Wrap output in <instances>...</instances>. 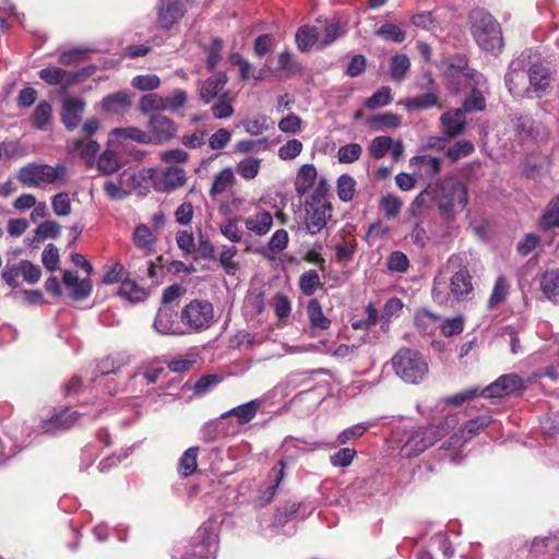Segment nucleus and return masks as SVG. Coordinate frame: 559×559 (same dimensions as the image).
<instances>
[{
	"mask_svg": "<svg viewBox=\"0 0 559 559\" xmlns=\"http://www.w3.org/2000/svg\"><path fill=\"white\" fill-rule=\"evenodd\" d=\"M451 273L449 292L444 283L435 278L431 290L432 299L439 305L448 304L450 297L456 301L471 300L474 297V277L483 270L479 257L472 250L452 254L447 262Z\"/></svg>",
	"mask_w": 559,
	"mask_h": 559,
	"instance_id": "nucleus-1",
	"label": "nucleus"
},
{
	"mask_svg": "<svg viewBox=\"0 0 559 559\" xmlns=\"http://www.w3.org/2000/svg\"><path fill=\"white\" fill-rule=\"evenodd\" d=\"M218 551L217 528L204 522L189 539L177 543L171 551L173 559H215Z\"/></svg>",
	"mask_w": 559,
	"mask_h": 559,
	"instance_id": "nucleus-2",
	"label": "nucleus"
},
{
	"mask_svg": "<svg viewBox=\"0 0 559 559\" xmlns=\"http://www.w3.org/2000/svg\"><path fill=\"white\" fill-rule=\"evenodd\" d=\"M456 424L455 416H447L437 423L407 431L401 448L402 455L406 457L419 455L438 440L448 436L451 430H454Z\"/></svg>",
	"mask_w": 559,
	"mask_h": 559,
	"instance_id": "nucleus-3",
	"label": "nucleus"
},
{
	"mask_svg": "<svg viewBox=\"0 0 559 559\" xmlns=\"http://www.w3.org/2000/svg\"><path fill=\"white\" fill-rule=\"evenodd\" d=\"M431 199L442 216L454 218L467 205V188L457 179L447 180L431 188Z\"/></svg>",
	"mask_w": 559,
	"mask_h": 559,
	"instance_id": "nucleus-4",
	"label": "nucleus"
},
{
	"mask_svg": "<svg viewBox=\"0 0 559 559\" xmlns=\"http://www.w3.org/2000/svg\"><path fill=\"white\" fill-rule=\"evenodd\" d=\"M395 374L404 382L417 384L428 373V364L423 354L412 348H401L392 357Z\"/></svg>",
	"mask_w": 559,
	"mask_h": 559,
	"instance_id": "nucleus-5",
	"label": "nucleus"
},
{
	"mask_svg": "<svg viewBox=\"0 0 559 559\" xmlns=\"http://www.w3.org/2000/svg\"><path fill=\"white\" fill-rule=\"evenodd\" d=\"M472 34L481 50L493 52L503 46L500 24L487 12H478L475 15Z\"/></svg>",
	"mask_w": 559,
	"mask_h": 559,
	"instance_id": "nucleus-6",
	"label": "nucleus"
},
{
	"mask_svg": "<svg viewBox=\"0 0 559 559\" xmlns=\"http://www.w3.org/2000/svg\"><path fill=\"white\" fill-rule=\"evenodd\" d=\"M530 68H528V85L527 98H542L548 94L554 81V71L550 62L542 59L540 55L531 49Z\"/></svg>",
	"mask_w": 559,
	"mask_h": 559,
	"instance_id": "nucleus-7",
	"label": "nucleus"
},
{
	"mask_svg": "<svg viewBox=\"0 0 559 559\" xmlns=\"http://www.w3.org/2000/svg\"><path fill=\"white\" fill-rule=\"evenodd\" d=\"M67 168L64 165L50 166L48 164L28 163L17 173L19 181L26 187H39L43 183L64 182Z\"/></svg>",
	"mask_w": 559,
	"mask_h": 559,
	"instance_id": "nucleus-8",
	"label": "nucleus"
},
{
	"mask_svg": "<svg viewBox=\"0 0 559 559\" xmlns=\"http://www.w3.org/2000/svg\"><path fill=\"white\" fill-rule=\"evenodd\" d=\"M531 57V48L523 50L511 60L504 75V84L513 97L527 98V78Z\"/></svg>",
	"mask_w": 559,
	"mask_h": 559,
	"instance_id": "nucleus-9",
	"label": "nucleus"
},
{
	"mask_svg": "<svg viewBox=\"0 0 559 559\" xmlns=\"http://www.w3.org/2000/svg\"><path fill=\"white\" fill-rule=\"evenodd\" d=\"M214 309L210 301L194 299L181 311V321L190 329L202 331L213 323Z\"/></svg>",
	"mask_w": 559,
	"mask_h": 559,
	"instance_id": "nucleus-10",
	"label": "nucleus"
},
{
	"mask_svg": "<svg viewBox=\"0 0 559 559\" xmlns=\"http://www.w3.org/2000/svg\"><path fill=\"white\" fill-rule=\"evenodd\" d=\"M491 421L490 416H479L464 423L457 430L442 442L440 449L444 450H459L463 444L477 435L481 429L487 427Z\"/></svg>",
	"mask_w": 559,
	"mask_h": 559,
	"instance_id": "nucleus-11",
	"label": "nucleus"
},
{
	"mask_svg": "<svg viewBox=\"0 0 559 559\" xmlns=\"http://www.w3.org/2000/svg\"><path fill=\"white\" fill-rule=\"evenodd\" d=\"M82 415L70 407H59L49 418L40 421L39 429L43 433L57 435L73 427Z\"/></svg>",
	"mask_w": 559,
	"mask_h": 559,
	"instance_id": "nucleus-12",
	"label": "nucleus"
},
{
	"mask_svg": "<svg viewBox=\"0 0 559 559\" xmlns=\"http://www.w3.org/2000/svg\"><path fill=\"white\" fill-rule=\"evenodd\" d=\"M471 87L469 94L463 102L462 110L464 112L483 111L486 108V98L484 94L488 91V82L483 73H474L472 81L466 82Z\"/></svg>",
	"mask_w": 559,
	"mask_h": 559,
	"instance_id": "nucleus-13",
	"label": "nucleus"
},
{
	"mask_svg": "<svg viewBox=\"0 0 559 559\" xmlns=\"http://www.w3.org/2000/svg\"><path fill=\"white\" fill-rule=\"evenodd\" d=\"M86 102L82 97H67L62 100L60 121L69 132L74 131L82 121Z\"/></svg>",
	"mask_w": 559,
	"mask_h": 559,
	"instance_id": "nucleus-14",
	"label": "nucleus"
},
{
	"mask_svg": "<svg viewBox=\"0 0 559 559\" xmlns=\"http://www.w3.org/2000/svg\"><path fill=\"white\" fill-rule=\"evenodd\" d=\"M483 396L485 399H498L506 396L504 392L502 391L500 377L488 384L487 386L480 389L479 386H473L466 390H463L448 399V403L453 405H461L467 401H471L475 396Z\"/></svg>",
	"mask_w": 559,
	"mask_h": 559,
	"instance_id": "nucleus-15",
	"label": "nucleus"
},
{
	"mask_svg": "<svg viewBox=\"0 0 559 559\" xmlns=\"http://www.w3.org/2000/svg\"><path fill=\"white\" fill-rule=\"evenodd\" d=\"M188 0H160L157 10V23L164 29H169L185 14Z\"/></svg>",
	"mask_w": 559,
	"mask_h": 559,
	"instance_id": "nucleus-16",
	"label": "nucleus"
},
{
	"mask_svg": "<svg viewBox=\"0 0 559 559\" xmlns=\"http://www.w3.org/2000/svg\"><path fill=\"white\" fill-rule=\"evenodd\" d=\"M147 127L152 133V139L160 144L170 141L177 133L176 122L159 112L150 116Z\"/></svg>",
	"mask_w": 559,
	"mask_h": 559,
	"instance_id": "nucleus-17",
	"label": "nucleus"
},
{
	"mask_svg": "<svg viewBox=\"0 0 559 559\" xmlns=\"http://www.w3.org/2000/svg\"><path fill=\"white\" fill-rule=\"evenodd\" d=\"M442 66L444 74L452 80L463 78L468 82L472 81L474 73H480L468 66V59L463 53L449 56L442 61Z\"/></svg>",
	"mask_w": 559,
	"mask_h": 559,
	"instance_id": "nucleus-18",
	"label": "nucleus"
},
{
	"mask_svg": "<svg viewBox=\"0 0 559 559\" xmlns=\"http://www.w3.org/2000/svg\"><path fill=\"white\" fill-rule=\"evenodd\" d=\"M441 130L445 139H454L463 134L466 128V117L462 109H451L440 117Z\"/></svg>",
	"mask_w": 559,
	"mask_h": 559,
	"instance_id": "nucleus-19",
	"label": "nucleus"
},
{
	"mask_svg": "<svg viewBox=\"0 0 559 559\" xmlns=\"http://www.w3.org/2000/svg\"><path fill=\"white\" fill-rule=\"evenodd\" d=\"M67 144L71 152L79 153L87 168L95 166L97 160L96 157L100 150V145L96 140L75 138L68 140Z\"/></svg>",
	"mask_w": 559,
	"mask_h": 559,
	"instance_id": "nucleus-20",
	"label": "nucleus"
},
{
	"mask_svg": "<svg viewBox=\"0 0 559 559\" xmlns=\"http://www.w3.org/2000/svg\"><path fill=\"white\" fill-rule=\"evenodd\" d=\"M152 181L157 191L170 192L185 183L186 173L182 168L169 167L152 177Z\"/></svg>",
	"mask_w": 559,
	"mask_h": 559,
	"instance_id": "nucleus-21",
	"label": "nucleus"
},
{
	"mask_svg": "<svg viewBox=\"0 0 559 559\" xmlns=\"http://www.w3.org/2000/svg\"><path fill=\"white\" fill-rule=\"evenodd\" d=\"M62 283L69 290V295L74 300L86 299L93 289L92 281L90 278H80L76 272L64 271Z\"/></svg>",
	"mask_w": 559,
	"mask_h": 559,
	"instance_id": "nucleus-22",
	"label": "nucleus"
},
{
	"mask_svg": "<svg viewBox=\"0 0 559 559\" xmlns=\"http://www.w3.org/2000/svg\"><path fill=\"white\" fill-rule=\"evenodd\" d=\"M228 78L225 72H218L201 83L199 95L204 104H210L214 98L221 96Z\"/></svg>",
	"mask_w": 559,
	"mask_h": 559,
	"instance_id": "nucleus-23",
	"label": "nucleus"
},
{
	"mask_svg": "<svg viewBox=\"0 0 559 559\" xmlns=\"http://www.w3.org/2000/svg\"><path fill=\"white\" fill-rule=\"evenodd\" d=\"M153 325L159 334L182 333L177 321V313L167 306L158 309Z\"/></svg>",
	"mask_w": 559,
	"mask_h": 559,
	"instance_id": "nucleus-24",
	"label": "nucleus"
},
{
	"mask_svg": "<svg viewBox=\"0 0 559 559\" xmlns=\"http://www.w3.org/2000/svg\"><path fill=\"white\" fill-rule=\"evenodd\" d=\"M263 403L261 399L251 400L223 413L221 418L234 416L240 426L246 425L255 417L259 409L263 406Z\"/></svg>",
	"mask_w": 559,
	"mask_h": 559,
	"instance_id": "nucleus-25",
	"label": "nucleus"
},
{
	"mask_svg": "<svg viewBox=\"0 0 559 559\" xmlns=\"http://www.w3.org/2000/svg\"><path fill=\"white\" fill-rule=\"evenodd\" d=\"M307 317L313 335L317 331H325L331 326V320L323 313L322 306L316 298L308 301Z\"/></svg>",
	"mask_w": 559,
	"mask_h": 559,
	"instance_id": "nucleus-26",
	"label": "nucleus"
},
{
	"mask_svg": "<svg viewBox=\"0 0 559 559\" xmlns=\"http://www.w3.org/2000/svg\"><path fill=\"white\" fill-rule=\"evenodd\" d=\"M331 207L325 209H309L306 211L305 229L310 235L320 233L326 225L328 217H331Z\"/></svg>",
	"mask_w": 559,
	"mask_h": 559,
	"instance_id": "nucleus-27",
	"label": "nucleus"
},
{
	"mask_svg": "<svg viewBox=\"0 0 559 559\" xmlns=\"http://www.w3.org/2000/svg\"><path fill=\"white\" fill-rule=\"evenodd\" d=\"M378 421V419H369L347 427L337 435L336 442L341 445L353 443L360 439L370 428L376 427Z\"/></svg>",
	"mask_w": 559,
	"mask_h": 559,
	"instance_id": "nucleus-28",
	"label": "nucleus"
},
{
	"mask_svg": "<svg viewBox=\"0 0 559 559\" xmlns=\"http://www.w3.org/2000/svg\"><path fill=\"white\" fill-rule=\"evenodd\" d=\"M330 185L325 178H320L313 188L311 194L305 200V210L318 207H331L328 201Z\"/></svg>",
	"mask_w": 559,
	"mask_h": 559,
	"instance_id": "nucleus-29",
	"label": "nucleus"
},
{
	"mask_svg": "<svg viewBox=\"0 0 559 559\" xmlns=\"http://www.w3.org/2000/svg\"><path fill=\"white\" fill-rule=\"evenodd\" d=\"M273 225V217L266 211L258 212L245 219L246 228L257 236L266 235Z\"/></svg>",
	"mask_w": 559,
	"mask_h": 559,
	"instance_id": "nucleus-30",
	"label": "nucleus"
},
{
	"mask_svg": "<svg viewBox=\"0 0 559 559\" xmlns=\"http://www.w3.org/2000/svg\"><path fill=\"white\" fill-rule=\"evenodd\" d=\"M117 295L122 299L136 304L146 299L147 292L136 281L132 280L131 276H128L119 286Z\"/></svg>",
	"mask_w": 559,
	"mask_h": 559,
	"instance_id": "nucleus-31",
	"label": "nucleus"
},
{
	"mask_svg": "<svg viewBox=\"0 0 559 559\" xmlns=\"http://www.w3.org/2000/svg\"><path fill=\"white\" fill-rule=\"evenodd\" d=\"M317 179V169L312 164H305L299 168L296 177L295 188L297 194L301 198L306 195L314 186Z\"/></svg>",
	"mask_w": 559,
	"mask_h": 559,
	"instance_id": "nucleus-32",
	"label": "nucleus"
},
{
	"mask_svg": "<svg viewBox=\"0 0 559 559\" xmlns=\"http://www.w3.org/2000/svg\"><path fill=\"white\" fill-rule=\"evenodd\" d=\"M104 274L100 283L104 285L122 284L128 276H131V272L120 262L107 263L103 267Z\"/></svg>",
	"mask_w": 559,
	"mask_h": 559,
	"instance_id": "nucleus-33",
	"label": "nucleus"
},
{
	"mask_svg": "<svg viewBox=\"0 0 559 559\" xmlns=\"http://www.w3.org/2000/svg\"><path fill=\"white\" fill-rule=\"evenodd\" d=\"M285 463L283 460L278 461L276 465L271 469L270 472V485L265 488V490L261 491L260 501L261 504H266L271 502L273 497L275 496V492L284 477V469H285Z\"/></svg>",
	"mask_w": 559,
	"mask_h": 559,
	"instance_id": "nucleus-34",
	"label": "nucleus"
},
{
	"mask_svg": "<svg viewBox=\"0 0 559 559\" xmlns=\"http://www.w3.org/2000/svg\"><path fill=\"white\" fill-rule=\"evenodd\" d=\"M540 288L547 299L559 305V270L546 271L540 278Z\"/></svg>",
	"mask_w": 559,
	"mask_h": 559,
	"instance_id": "nucleus-35",
	"label": "nucleus"
},
{
	"mask_svg": "<svg viewBox=\"0 0 559 559\" xmlns=\"http://www.w3.org/2000/svg\"><path fill=\"white\" fill-rule=\"evenodd\" d=\"M558 536L559 533H550L547 536L543 537L537 536L532 542L526 544V547L528 548V551L536 557L546 554H549L551 556V554L555 552Z\"/></svg>",
	"mask_w": 559,
	"mask_h": 559,
	"instance_id": "nucleus-36",
	"label": "nucleus"
},
{
	"mask_svg": "<svg viewBox=\"0 0 559 559\" xmlns=\"http://www.w3.org/2000/svg\"><path fill=\"white\" fill-rule=\"evenodd\" d=\"M538 228L549 231L559 228V194L551 199L538 221Z\"/></svg>",
	"mask_w": 559,
	"mask_h": 559,
	"instance_id": "nucleus-37",
	"label": "nucleus"
},
{
	"mask_svg": "<svg viewBox=\"0 0 559 559\" xmlns=\"http://www.w3.org/2000/svg\"><path fill=\"white\" fill-rule=\"evenodd\" d=\"M130 99L126 92L119 91L103 98L100 107L108 114H120L130 107Z\"/></svg>",
	"mask_w": 559,
	"mask_h": 559,
	"instance_id": "nucleus-38",
	"label": "nucleus"
},
{
	"mask_svg": "<svg viewBox=\"0 0 559 559\" xmlns=\"http://www.w3.org/2000/svg\"><path fill=\"white\" fill-rule=\"evenodd\" d=\"M409 166L419 168L428 177H433L441 170V159L430 155H416L411 158Z\"/></svg>",
	"mask_w": 559,
	"mask_h": 559,
	"instance_id": "nucleus-39",
	"label": "nucleus"
},
{
	"mask_svg": "<svg viewBox=\"0 0 559 559\" xmlns=\"http://www.w3.org/2000/svg\"><path fill=\"white\" fill-rule=\"evenodd\" d=\"M523 329L518 325L503 326L500 333L503 342L508 343L511 354L519 355L524 353V346L522 345L521 333Z\"/></svg>",
	"mask_w": 559,
	"mask_h": 559,
	"instance_id": "nucleus-40",
	"label": "nucleus"
},
{
	"mask_svg": "<svg viewBox=\"0 0 559 559\" xmlns=\"http://www.w3.org/2000/svg\"><path fill=\"white\" fill-rule=\"evenodd\" d=\"M198 447H190L187 449L179 459L178 473L181 477L187 478L195 473L198 468Z\"/></svg>",
	"mask_w": 559,
	"mask_h": 559,
	"instance_id": "nucleus-41",
	"label": "nucleus"
},
{
	"mask_svg": "<svg viewBox=\"0 0 559 559\" xmlns=\"http://www.w3.org/2000/svg\"><path fill=\"white\" fill-rule=\"evenodd\" d=\"M295 38L298 49L306 52L319 43V32L317 27L304 25L297 29Z\"/></svg>",
	"mask_w": 559,
	"mask_h": 559,
	"instance_id": "nucleus-42",
	"label": "nucleus"
},
{
	"mask_svg": "<svg viewBox=\"0 0 559 559\" xmlns=\"http://www.w3.org/2000/svg\"><path fill=\"white\" fill-rule=\"evenodd\" d=\"M97 169L104 176L117 173L121 166L118 154L112 150H105L99 154L96 164Z\"/></svg>",
	"mask_w": 559,
	"mask_h": 559,
	"instance_id": "nucleus-43",
	"label": "nucleus"
},
{
	"mask_svg": "<svg viewBox=\"0 0 559 559\" xmlns=\"http://www.w3.org/2000/svg\"><path fill=\"white\" fill-rule=\"evenodd\" d=\"M513 130L520 142L536 135V123L531 116H520L513 120Z\"/></svg>",
	"mask_w": 559,
	"mask_h": 559,
	"instance_id": "nucleus-44",
	"label": "nucleus"
},
{
	"mask_svg": "<svg viewBox=\"0 0 559 559\" xmlns=\"http://www.w3.org/2000/svg\"><path fill=\"white\" fill-rule=\"evenodd\" d=\"M52 117V107L49 102L41 100L35 107L31 117L32 126L37 130H46Z\"/></svg>",
	"mask_w": 559,
	"mask_h": 559,
	"instance_id": "nucleus-45",
	"label": "nucleus"
},
{
	"mask_svg": "<svg viewBox=\"0 0 559 559\" xmlns=\"http://www.w3.org/2000/svg\"><path fill=\"white\" fill-rule=\"evenodd\" d=\"M440 317L427 309H419L414 317L415 325L426 334H431L437 329Z\"/></svg>",
	"mask_w": 559,
	"mask_h": 559,
	"instance_id": "nucleus-46",
	"label": "nucleus"
},
{
	"mask_svg": "<svg viewBox=\"0 0 559 559\" xmlns=\"http://www.w3.org/2000/svg\"><path fill=\"white\" fill-rule=\"evenodd\" d=\"M139 109L143 115H152L165 111L164 96L156 93H148L140 98Z\"/></svg>",
	"mask_w": 559,
	"mask_h": 559,
	"instance_id": "nucleus-47",
	"label": "nucleus"
},
{
	"mask_svg": "<svg viewBox=\"0 0 559 559\" xmlns=\"http://www.w3.org/2000/svg\"><path fill=\"white\" fill-rule=\"evenodd\" d=\"M110 134L117 138L132 140L140 144H148L152 142L151 134L136 127L116 128Z\"/></svg>",
	"mask_w": 559,
	"mask_h": 559,
	"instance_id": "nucleus-48",
	"label": "nucleus"
},
{
	"mask_svg": "<svg viewBox=\"0 0 559 559\" xmlns=\"http://www.w3.org/2000/svg\"><path fill=\"white\" fill-rule=\"evenodd\" d=\"M374 35L385 41L401 44L406 38V33L393 23H384L376 29Z\"/></svg>",
	"mask_w": 559,
	"mask_h": 559,
	"instance_id": "nucleus-49",
	"label": "nucleus"
},
{
	"mask_svg": "<svg viewBox=\"0 0 559 559\" xmlns=\"http://www.w3.org/2000/svg\"><path fill=\"white\" fill-rule=\"evenodd\" d=\"M509 290L510 284L508 283L507 278L502 275L498 276L488 299V308L495 309L500 304H502L506 300Z\"/></svg>",
	"mask_w": 559,
	"mask_h": 559,
	"instance_id": "nucleus-50",
	"label": "nucleus"
},
{
	"mask_svg": "<svg viewBox=\"0 0 559 559\" xmlns=\"http://www.w3.org/2000/svg\"><path fill=\"white\" fill-rule=\"evenodd\" d=\"M234 180L235 176L231 168H224L214 177L212 187L210 189V195L212 198H216L217 195L222 194L229 186L233 185Z\"/></svg>",
	"mask_w": 559,
	"mask_h": 559,
	"instance_id": "nucleus-51",
	"label": "nucleus"
},
{
	"mask_svg": "<svg viewBox=\"0 0 559 559\" xmlns=\"http://www.w3.org/2000/svg\"><path fill=\"white\" fill-rule=\"evenodd\" d=\"M60 231L61 227L59 223L56 221H45L37 226L31 245H33L35 241H45L47 239L55 240L60 235Z\"/></svg>",
	"mask_w": 559,
	"mask_h": 559,
	"instance_id": "nucleus-52",
	"label": "nucleus"
},
{
	"mask_svg": "<svg viewBox=\"0 0 559 559\" xmlns=\"http://www.w3.org/2000/svg\"><path fill=\"white\" fill-rule=\"evenodd\" d=\"M409 68L411 61L405 53H396L391 58L390 72L394 81L401 82Z\"/></svg>",
	"mask_w": 559,
	"mask_h": 559,
	"instance_id": "nucleus-53",
	"label": "nucleus"
},
{
	"mask_svg": "<svg viewBox=\"0 0 559 559\" xmlns=\"http://www.w3.org/2000/svg\"><path fill=\"white\" fill-rule=\"evenodd\" d=\"M260 167L261 160L257 157L249 156L237 164L236 170L241 178L252 180L258 176Z\"/></svg>",
	"mask_w": 559,
	"mask_h": 559,
	"instance_id": "nucleus-54",
	"label": "nucleus"
},
{
	"mask_svg": "<svg viewBox=\"0 0 559 559\" xmlns=\"http://www.w3.org/2000/svg\"><path fill=\"white\" fill-rule=\"evenodd\" d=\"M500 382L506 395L522 393L526 389L525 380L516 373L500 376Z\"/></svg>",
	"mask_w": 559,
	"mask_h": 559,
	"instance_id": "nucleus-55",
	"label": "nucleus"
},
{
	"mask_svg": "<svg viewBox=\"0 0 559 559\" xmlns=\"http://www.w3.org/2000/svg\"><path fill=\"white\" fill-rule=\"evenodd\" d=\"M474 151L475 146L469 140H460L447 150L445 156L455 163L469 156Z\"/></svg>",
	"mask_w": 559,
	"mask_h": 559,
	"instance_id": "nucleus-56",
	"label": "nucleus"
},
{
	"mask_svg": "<svg viewBox=\"0 0 559 559\" xmlns=\"http://www.w3.org/2000/svg\"><path fill=\"white\" fill-rule=\"evenodd\" d=\"M356 190L355 179L347 174H343L337 179L336 192L341 201L348 202L353 200Z\"/></svg>",
	"mask_w": 559,
	"mask_h": 559,
	"instance_id": "nucleus-57",
	"label": "nucleus"
},
{
	"mask_svg": "<svg viewBox=\"0 0 559 559\" xmlns=\"http://www.w3.org/2000/svg\"><path fill=\"white\" fill-rule=\"evenodd\" d=\"M144 176L141 171L128 168L124 169L118 176V181H121L122 187L131 194L133 191L141 189L142 180Z\"/></svg>",
	"mask_w": 559,
	"mask_h": 559,
	"instance_id": "nucleus-58",
	"label": "nucleus"
},
{
	"mask_svg": "<svg viewBox=\"0 0 559 559\" xmlns=\"http://www.w3.org/2000/svg\"><path fill=\"white\" fill-rule=\"evenodd\" d=\"M368 123L376 129L397 128L401 126V118L393 112H383L368 118Z\"/></svg>",
	"mask_w": 559,
	"mask_h": 559,
	"instance_id": "nucleus-59",
	"label": "nucleus"
},
{
	"mask_svg": "<svg viewBox=\"0 0 559 559\" xmlns=\"http://www.w3.org/2000/svg\"><path fill=\"white\" fill-rule=\"evenodd\" d=\"M438 102V94L436 92H427L411 98L406 107L408 110H423L433 107Z\"/></svg>",
	"mask_w": 559,
	"mask_h": 559,
	"instance_id": "nucleus-60",
	"label": "nucleus"
},
{
	"mask_svg": "<svg viewBox=\"0 0 559 559\" xmlns=\"http://www.w3.org/2000/svg\"><path fill=\"white\" fill-rule=\"evenodd\" d=\"M391 102V88L389 86H382L365 100V106L370 110H374L389 105Z\"/></svg>",
	"mask_w": 559,
	"mask_h": 559,
	"instance_id": "nucleus-61",
	"label": "nucleus"
},
{
	"mask_svg": "<svg viewBox=\"0 0 559 559\" xmlns=\"http://www.w3.org/2000/svg\"><path fill=\"white\" fill-rule=\"evenodd\" d=\"M362 147L358 143L343 145L337 151V159L342 164H352L361 156Z\"/></svg>",
	"mask_w": 559,
	"mask_h": 559,
	"instance_id": "nucleus-62",
	"label": "nucleus"
},
{
	"mask_svg": "<svg viewBox=\"0 0 559 559\" xmlns=\"http://www.w3.org/2000/svg\"><path fill=\"white\" fill-rule=\"evenodd\" d=\"M320 285V277L316 270H310L301 274L299 278V288L302 294L311 296Z\"/></svg>",
	"mask_w": 559,
	"mask_h": 559,
	"instance_id": "nucleus-63",
	"label": "nucleus"
},
{
	"mask_svg": "<svg viewBox=\"0 0 559 559\" xmlns=\"http://www.w3.org/2000/svg\"><path fill=\"white\" fill-rule=\"evenodd\" d=\"M391 146L392 139L390 136H376L369 145V153L373 158L380 159L389 153Z\"/></svg>",
	"mask_w": 559,
	"mask_h": 559,
	"instance_id": "nucleus-64",
	"label": "nucleus"
}]
</instances>
